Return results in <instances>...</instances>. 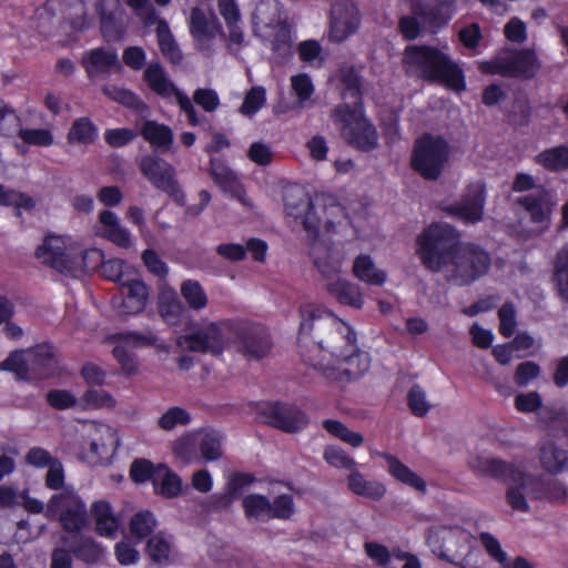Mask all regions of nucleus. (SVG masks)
<instances>
[{"mask_svg":"<svg viewBox=\"0 0 568 568\" xmlns=\"http://www.w3.org/2000/svg\"><path fill=\"white\" fill-rule=\"evenodd\" d=\"M298 346L304 362L331 382L347 383L371 366L367 353L357 347L353 328L320 306L301 310Z\"/></svg>","mask_w":568,"mask_h":568,"instance_id":"1","label":"nucleus"},{"mask_svg":"<svg viewBox=\"0 0 568 568\" xmlns=\"http://www.w3.org/2000/svg\"><path fill=\"white\" fill-rule=\"evenodd\" d=\"M285 213L300 221L308 237L313 241L311 255L315 266L325 277L326 290L341 304L359 308L363 294L358 285L339 276L342 257L325 240L322 231H329L344 217V209L336 199L328 194H315L310 197L303 190L294 189L285 193Z\"/></svg>","mask_w":568,"mask_h":568,"instance_id":"2","label":"nucleus"},{"mask_svg":"<svg viewBox=\"0 0 568 568\" xmlns=\"http://www.w3.org/2000/svg\"><path fill=\"white\" fill-rule=\"evenodd\" d=\"M422 263L433 272H445L446 278L458 285L469 284L483 276L489 267L488 254L477 245L464 244L449 224L429 225L416 242Z\"/></svg>","mask_w":568,"mask_h":568,"instance_id":"3","label":"nucleus"},{"mask_svg":"<svg viewBox=\"0 0 568 568\" xmlns=\"http://www.w3.org/2000/svg\"><path fill=\"white\" fill-rule=\"evenodd\" d=\"M337 88L344 100L333 112V121L339 126L342 135L362 150L377 145L378 135L363 112L359 79L353 68H342L335 77Z\"/></svg>","mask_w":568,"mask_h":568,"instance_id":"4","label":"nucleus"},{"mask_svg":"<svg viewBox=\"0 0 568 568\" xmlns=\"http://www.w3.org/2000/svg\"><path fill=\"white\" fill-rule=\"evenodd\" d=\"M404 63L409 73L439 82L455 91L465 90L462 69L447 53L432 47H408Z\"/></svg>","mask_w":568,"mask_h":568,"instance_id":"5","label":"nucleus"},{"mask_svg":"<svg viewBox=\"0 0 568 568\" xmlns=\"http://www.w3.org/2000/svg\"><path fill=\"white\" fill-rule=\"evenodd\" d=\"M234 334L235 326L230 321L203 320L191 333L179 336L176 344L183 351L220 355L230 347Z\"/></svg>","mask_w":568,"mask_h":568,"instance_id":"6","label":"nucleus"},{"mask_svg":"<svg viewBox=\"0 0 568 568\" xmlns=\"http://www.w3.org/2000/svg\"><path fill=\"white\" fill-rule=\"evenodd\" d=\"M450 155L448 142L436 135L426 134L413 148L410 165L426 180H437L444 172Z\"/></svg>","mask_w":568,"mask_h":568,"instance_id":"7","label":"nucleus"},{"mask_svg":"<svg viewBox=\"0 0 568 568\" xmlns=\"http://www.w3.org/2000/svg\"><path fill=\"white\" fill-rule=\"evenodd\" d=\"M120 446L118 430L101 422H88L82 428L81 458L91 465L109 460Z\"/></svg>","mask_w":568,"mask_h":568,"instance_id":"8","label":"nucleus"},{"mask_svg":"<svg viewBox=\"0 0 568 568\" xmlns=\"http://www.w3.org/2000/svg\"><path fill=\"white\" fill-rule=\"evenodd\" d=\"M254 32L268 41L274 50L288 48L290 32L282 19V4L277 0H261L252 14Z\"/></svg>","mask_w":568,"mask_h":568,"instance_id":"9","label":"nucleus"},{"mask_svg":"<svg viewBox=\"0 0 568 568\" xmlns=\"http://www.w3.org/2000/svg\"><path fill=\"white\" fill-rule=\"evenodd\" d=\"M45 517L58 520L67 532H80L89 523L85 501L73 490L54 494L47 504Z\"/></svg>","mask_w":568,"mask_h":568,"instance_id":"10","label":"nucleus"},{"mask_svg":"<svg viewBox=\"0 0 568 568\" xmlns=\"http://www.w3.org/2000/svg\"><path fill=\"white\" fill-rule=\"evenodd\" d=\"M80 241L68 234H47L36 248V258L61 273H72Z\"/></svg>","mask_w":568,"mask_h":568,"instance_id":"11","label":"nucleus"},{"mask_svg":"<svg viewBox=\"0 0 568 568\" xmlns=\"http://www.w3.org/2000/svg\"><path fill=\"white\" fill-rule=\"evenodd\" d=\"M143 78L155 94L166 100L174 99L191 125L195 126L201 123L190 98L174 84L160 63H150L143 72Z\"/></svg>","mask_w":568,"mask_h":568,"instance_id":"12","label":"nucleus"},{"mask_svg":"<svg viewBox=\"0 0 568 568\" xmlns=\"http://www.w3.org/2000/svg\"><path fill=\"white\" fill-rule=\"evenodd\" d=\"M515 192L532 191V193L518 197L517 203L524 207L536 223H547L555 203L549 202V193L542 186H536L534 176L518 173L513 183Z\"/></svg>","mask_w":568,"mask_h":568,"instance_id":"13","label":"nucleus"},{"mask_svg":"<svg viewBox=\"0 0 568 568\" xmlns=\"http://www.w3.org/2000/svg\"><path fill=\"white\" fill-rule=\"evenodd\" d=\"M540 477L520 469L508 480L505 499L515 513L530 511V501H540Z\"/></svg>","mask_w":568,"mask_h":568,"instance_id":"14","label":"nucleus"},{"mask_svg":"<svg viewBox=\"0 0 568 568\" xmlns=\"http://www.w3.org/2000/svg\"><path fill=\"white\" fill-rule=\"evenodd\" d=\"M140 170L154 187L170 194L181 205L185 203V195L180 190L175 179V170L169 162L146 155L140 161Z\"/></svg>","mask_w":568,"mask_h":568,"instance_id":"15","label":"nucleus"},{"mask_svg":"<svg viewBox=\"0 0 568 568\" xmlns=\"http://www.w3.org/2000/svg\"><path fill=\"white\" fill-rule=\"evenodd\" d=\"M536 68V57L529 50L505 51L494 60L480 64L483 72L504 75H530Z\"/></svg>","mask_w":568,"mask_h":568,"instance_id":"16","label":"nucleus"},{"mask_svg":"<svg viewBox=\"0 0 568 568\" xmlns=\"http://www.w3.org/2000/svg\"><path fill=\"white\" fill-rule=\"evenodd\" d=\"M467 539L468 534L459 526L436 525L426 535V542L432 551L449 561L454 560Z\"/></svg>","mask_w":568,"mask_h":568,"instance_id":"17","label":"nucleus"},{"mask_svg":"<svg viewBox=\"0 0 568 568\" xmlns=\"http://www.w3.org/2000/svg\"><path fill=\"white\" fill-rule=\"evenodd\" d=\"M256 407L263 422L286 433L298 432L307 425L306 416L294 406L264 402Z\"/></svg>","mask_w":568,"mask_h":568,"instance_id":"18","label":"nucleus"},{"mask_svg":"<svg viewBox=\"0 0 568 568\" xmlns=\"http://www.w3.org/2000/svg\"><path fill=\"white\" fill-rule=\"evenodd\" d=\"M106 342L114 344L113 355L121 365L122 372L130 376L138 372L133 349L138 346L150 345L155 343L153 335H141L132 332L111 335Z\"/></svg>","mask_w":568,"mask_h":568,"instance_id":"19","label":"nucleus"},{"mask_svg":"<svg viewBox=\"0 0 568 568\" xmlns=\"http://www.w3.org/2000/svg\"><path fill=\"white\" fill-rule=\"evenodd\" d=\"M361 17L357 6L351 0L335 2L331 10V24L328 38L339 43L356 32Z\"/></svg>","mask_w":568,"mask_h":568,"instance_id":"20","label":"nucleus"},{"mask_svg":"<svg viewBox=\"0 0 568 568\" xmlns=\"http://www.w3.org/2000/svg\"><path fill=\"white\" fill-rule=\"evenodd\" d=\"M120 293L119 297L112 300V304L119 314L135 315L145 308L149 292L146 285L135 274L122 282Z\"/></svg>","mask_w":568,"mask_h":568,"instance_id":"21","label":"nucleus"},{"mask_svg":"<svg viewBox=\"0 0 568 568\" xmlns=\"http://www.w3.org/2000/svg\"><path fill=\"white\" fill-rule=\"evenodd\" d=\"M485 187L480 182L470 184L464 197L446 209L447 213L466 223H477L483 219Z\"/></svg>","mask_w":568,"mask_h":568,"instance_id":"22","label":"nucleus"},{"mask_svg":"<svg viewBox=\"0 0 568 568\" xmlns=\"http://www.w3.org/2000/svg\"><path fill=\"white\" fill-rule=\"evenodd\" d=\"M100 17L101 32L108 41L120 40L125 31L123 23L124 10L120 0H98L95 4Z\"/></svg>","mask_w":568,"mask_h":568,"instance_id":"23","label":"nucleus"},{"mask_svg":"<svg viewBox=\"0 0 568 568\" xmlns=\"http://www.w3.org/2000/svg\"><path fill=\"white\" fill-rule=\"evenodd\" d=\"M26 351L29 368V381L47 378L54 374L57 368V359L54 357L51 345L40 344Z\"/></svg>","mask_w":568,"mask_h":568,"instance_id":"24","label":"nucleus"},{"mask_svg":"<svg viewBox=\"0 0 568 568\" xmlns=\"http://www.w3.org/2000/svg\"><path fill=\"white\" fill-rule=\"evenodd\" d=\"M94 234L121 247H130L132 244L129 230L121 224L115 213L108 210L100 213Z\"/></svg>","mask_w":568,"mask_h":568,"instance_id":"25","label":"nucleus"},{"mask_svg":"<svg viewBox=\"0 0 568 568\" xmlns=\"http://www.w3.org/2000/svg\"><path fill=\"white\" fill-rule=\"evenodd\" d=\"M468 466L481 476L496 479L508 478V480L519 470V468L511 463L484 455L471 456L468 460Z\"/></svg>","mask_w":568,"mask_h":568,"instance_id":"26","label":"nucleus"},{"mask_svg":"<svg viewBox=\"0 0 568 568\" xmlns=\"http://www.w3.org/2000/svg\"><path fill=\"white\" fill-rule=\"evenodd\" d=\"M90 516L95 531L106 538H114L120 527V519L106 500H97L90 507Z\"/></svg>","mask_w":568,"mask_h":568,"instance_id":"27","label":"nucleus"},{"mask_svg":"<svg viewBox=\"0 0 568 568\" xmlns=\"http://www.w3.org/2000/svg\"><path fill=\"white\" fill-rule=\"evenodd\" d=\"M189 29L193 38L199 42L211 40L221 32V26L215 14L197 7L191 11Z\"/></svg>","mask_w":568,"mask_h":568,"instance_id":"28","label":"nucleus"},{"mask_svg":"<svg viewBox=\"0 0 568 568\" xmlns=\"http://www.w3.org/2000/svg\"><path fill=\"white\" fill-rule=\"evenodd\" d=\"M346 484L354 495L375 501L383 499L387 491L385 484L377 479H368L357 467L349 471Z\"/></svg>","mask_w":568,"mask_h":568,"instance_id":"29","label":"nucleus"},{"mask_svg":"<svg viewBox=\"0 0 568 568\" xmlns=\"http://www.w3.org/2000/svg\"><path fill=\"white\" fill-rule=\"evenodd\" d=\"M376 454L385 459L387 464V470L394 479L417 491H426V481L407 465L402 463L396 456L388 453Z\"/></svg>","mask_w":568,"mask_h":568,"instance_id":"30","label":"nucleus"},{"mask_svg":"<svg viewBox=\"0 0 568 568\" xmlns=\"http://www.w3.org/2000/svg\"><path fill=\"white\" fill-rule=\"evenodd\" d=\"M353 274L371 286H383L388 278L387 272L375 263L368 254H359L353 262Z\"/></svg>","mask_w":568,"mask_h":568,"instance_id":"31","label":"nucleus"},{"mask_svg":"<svg viewBox=\"0 0 568 568\" xmlns=\"http://www.w3.org/2000/svg\"><path fill=\"white\" fill-rule=\"evenodd\" d=\"M82 63L89 78H94L100 73H106L111 68L119 64L116 52L103 48L88 51L83 55Z\"/></svg>","mask_w":568,"mask_h":568,"instance_id":"32","label":"nucleus"},{"mask_svg":"<svg viewBox=\"0 0 568 568\" xmlns=\"http://www.w3.org/2000/svg\"><path fill=\"white\" fill-rule=\"evenodd\" d=\"M140 134L155 151L162 153L170 151L174 141L173 132L168 125L152 120L142 124Z\"/></svg>","mask_w":568,"mask_h":568,"instance_id":"33","label":"nucleus"},{"mask_svg":"<svg viewBox=\"0 0 568 568\" xmlns=\"http://www.w3.org/2000/svg\"><path fill=\"white\" fill-rule=\"evenodd\" d=\"M539 460L542 468L549 474L568 470V452L552 440H547L541 445Z\"/></svg>","mask_w":568,"mask_h":568,"instance_id":"34","label":"nucleus"},{"mask_svg":"<svg viewBox=\"0 0 568 568\" xmlns=\"http://www.w3.org/2000/svg\"><path fill=\"white\" fill-rule=\"evenodd\" d=\"M200 460L206 463L219 460L223 456V436L214 429H197Z\"/></svg>","mask_w":568,"mask_h":568,"instance_id":"35","label":"nucleus"},{"mask_svg":"<svg viewBox=\"0 0 568 568\" xmlns=\"http://www.w3.org/2000/svg\"><path fill=\"white\" fill-rule=\"evenodd\" d=\"M172 450L175 458L185 465L200 462L196 430L186 433L174 440Z\"/></svg>","mask_w":568,"mask_h":568,"instance_id":"36","label":"nucleus"},{"mask_svg":"<svg viewBox=\"0 0 568 568\" xmlns=\"http://www.w3.org/2000/svg\"><path fill=\"white\" fill-rule=\"evenodd\" d=\"M156 37L163 55L174 64L180 63L182 60V53L165 20L159 21L156 27Z\"/></svg>","mask_w":568,"mask_h":568,"instance_id":"37","label":"nucleus"},{"mask_svg":"<svg viewBox=\"0 0 568 568\" xmlns=\"http://www.w3.org/2000/svg\"><path fill=\"white\" fill-rule=\"evenodd\" d=\"M74 265L72 266L71 275L79 273L95 271L102 266L104 254L99 248H83L80 243V248L77 251Z\"/></svg>","mask_w":568,"mask_h":568,"instance_id":"38","label":"nucleus"},{"mask_svg":"<svg viewBox=\"0 0 568 568\" xmlns=\"http://www.w3.org/2000/svg\"><path fill=\"white\" fill-rule=\"evenodd\" d=\"M535 162L548 171H562L568 169V146L560 145L538 153Z\"/></svg>","mask_w":568,"mask_h":568,"instance_id":"39","label":"nucleus"},{"mask_svg":"<svg viewBox=\"0 0 568 568\" xmlns=\"http://www.w3.org/2000/svg\"><path fill=\"white\" fill-rule=\"evenodd\" d=\"M244 514L248 519L268 520L271 518V501L260 494H250L242 501Z\"/></svg>","mask_w":568,"mask_h":568,"instance_id":"40","label":"nucleus"},{"mask_svg":"<svg viewBox=\"0 0 568 568\" xmlns=\"http://www.w3.org/2000/svg\"><path fill=\"white\" fill-rule=\"evenodd\" d=\"M155 490L165 497H175L180 494L182 483L180 477L163 465H158V475L154 479Z\"/></svg>","mask_w":568,"mask_h":568,"instance_id":"41","label":"nucleus"},{"mask_svg":"<svg viewBox=\"0 0 568 568\" xmlns=\"http://www.w3.org/2000/svg\"><path fill=\"white\" fill-rule=\"evenodd\" d=\"M181 296L193 311H202L207 306L209 298L202 285L194 280H186L180 287Z\"/></svg>","mask_w":568,"mask_h":568,"instance_id":"42","label":"nucleus"},{"mask_svg":"<svg viewBox=\"0 0 568 568\" xmlns=\"http://www.w3.org/2000/svg\"><path fill=\"white\" fill-rule=\"evenodd\" d=\"M97 138V128L88 118L77 119L68 133V141L72 144H90Z\"/></svg>","mask_w":568,"mask_h":568,"instance_id":"43","label":"nucleus"},{"mask_svg":"<svg viewBox=\"0 0 568 568\" xmlns=\"http://www.w3.org/2000/svg\"><path fill=\"white\" fill-rule=\"evenodd\" d=\"M0 371L14 374L16 378L19 381H29L27 351L18 349L11 352L8 357L0 363Z\"/></svg>","mask_w":568,"mask_h":568,"instance_id":"44","label":"nucleus"},{"mask_svg":"<svg viewBox=\"0 0 568 568\" xmlns=\"http://www.w3.org/2000/svg\"><path fill=\"white\" fill-rule=\"evenodd\" d=\"M323 427L333 436L337 437L345 444L357 448L363 445L364 436L361 433L347 428L343 423L335 419H326Z\"/></svg>","mask_w":568,"mask_h":568,"instance_id":"45","label":"nucleus"},{"mask_svg":"<svg viewBox=\"0 0 568 568\" xmlns=\"http://www.w3.org/2000/svg\"><path fill=\"white\" fill-rule=\"evenodd\" d=\"M16 135L27 145L49 148L54 143V135L49 129H23L20 119Z\"/></svg>","mask_w":568,"mask_h":568,"instance_id":"46","label":"nucleus"},{"mask_svg":"<svg viewBox=\"0 0 568 568\" xmlns=\"http://www.w3.org/2000/svg\"><path fill=\"white\" fill-rule=\"evenodd\" d=\"M158 521L151 511H140L130 520V531L132 536L142 540L150 536L156 528Z\"/></svg>","mask_w":568,"mask_h":568,"instance_id":"47","label":"nucleus"},{"mask_svg":"<svg viewBox=\"0 0 568 568\" xmlns=\"http://www.w3.org/2000/svg\"><path fill=\"white\" fill-rule=\"evenodd\" d=\"M191 422L189 412L182 407L173 406L166 409L156 420L159 428L171 432L178 426H186Z\"/></svg>","mask_w":568,"mask_h":568,"instance_id":"48","label":"nucleus"},{"mask_svg":"<svg viewBox=\"0 0 568 568\" xmlns=\"http://www.w3.org/2000/svg\"><path fill=\"white\" fill-rule=\"evenodd\" d=\"M0 205L14 206L19 212H30L36 206V200L27 194L0 185Z\"/></svg>","mask_w":568,"mask_h":568,"instance_id":"49","label":"nucleus"},{"mask_svg":"<svg viewBox=\"0 0 568 568\" xmlns=\"http://www.w3.org/2000/svg\"><path fill=\"white\" fill-rule=\"evenodd\" d=\"M73 552L78 559L87 564H95L102 558L104 548L94 539L82 537L73 548Z\"/></svg>","mask_w":568,"mask_h":568,"instance_id":"50","label":"nucleus"},{"mask_svg":"<svg viewBox=\"0 0 568 568\" xmlns=\"http://www.w3.org/2000/svg\"><path fill=\"white\" fill-rule=\"evenodd\" d=\"M455 13L454 0H436L425 10V16L435 26L446 24Z\"/></svg>","mask_w":568,"mask_h":568,"instance_id":"51","label":"nucleus"},{"mask_svg":"<svg viewBox=\"0 0 568 568\" xmlns=\"http://www.w3.org/2000/svg\"><path fill=\"white\" fill-rule=\"evenodd\" d=\"M101 272L106 280L116 282L120 285L126 278H131L134 275L133 267L118 258L103 261Z\"/></svg>","mask_w":568,"mask_h":568,"instance_id":"52","label":"nucleus"},{"mask_svg":"<svg viewBox=\"0 0 568 568\" xmlns=\"http://www.w3.org/2000/svg\"><path fill=\"white\" fill-rule=\"evenodd\" d=\"M82 408H114L116 399L113 395L103 389L88 390L79 400Z\"/></svg>","mask_w":568,"mask_h":568,"instance_id":"53","label":"nucleus"},{"mask_svg":"<svg viewBox=\"0 0 568 568\" xmlns=\"http://www.w3.org/2000/svg\"><path fill=\"white\" fill-rule=\"evenodd\" d=\"M554 281L558 294L568 302V244L558 254Z\"/></svg>","mask_w":568,"mask_h":568,"instance_id":"54","label":"nucleus"},{"mask_svg":"<svg viewBox=\"0 0 568 568\" xmlns=\"http://www.w3.org/2000/svg\"><path fill=\"white\" fill-rule=\"evenodd\" d=\"M266 102V91L263 87H253L245 95L240 108L243 115L252 116L256 114Z\"/></svg>","mask_w":568,"mask_h":568,"instance_id":"55","label":"nucleus"},{"mask_svg":"<svg viewBox=\"0 0 568 568\" xmlns=\"http://www.w3.org/2000/svg\"><path fill=\"white\" fill-rule=\"evenodd\" d=\"M19 116L17 112L0 100V135L11 138L16 136L19 130Z\"/></svg>","mask_w":568,"mask_h":568,"instance_id":"56","label":"nucleus"},{"mask_svg":"<svg viewBox=\"0 0 568 568\" xmlns=\"http://www.w3.org/2000/svg\"><path fill=\"white\" fill-rule=\"evenodd\" d=\"M146 551L153 561L165 562L170 558V540L165 538L162 534L154 535L148 541Z\"/></svg>","mask_w":568,"mask_h":568,"instance_id":"57","label":"nucleus"},{"mask_svg":"<svg viewBox=\"0 0 568 568\" xmlns=\"http://www.w3.org/2000/svg\"><path fill=\"white\" fill-rule=\"evenodd\" d=\"M365 550L367 556L379 566L385 568H397V566L394 565V561L399 558L400 552L390 554L386 547L376 542H366Z\"/></svg>","mask_w":568,"mask_h":568,"instance_id":"58","label":"nucleus"},{"mask_svg":"<svg viewBox=\"0 0 568 568\" xmlns=\"http://www.w3.org/2000/svg\"><path fill=\"white\" fill-rule=\"evenodd\" d=\"M323 458L335 468L349 469L351 471L356 468V462L343 448L337 446H327Z\"/></svg>","mask_w":568,"mask_h":568,"instance_id":"59","label":"nucleus"},{"mask_svg":"<svg viewBox=\"0 0 568 568\" xmlns=\"http://www.w3.org/2000/svg\"><path fill=\"white\" fill-rule=\"evenodd\" d=\"M156 475L158 465H153L148 459H136L132 463L130 468V476L135 483H144L149 479L154 483Z\"/></svg>","mask_w":568,"mask_h":568,"instance_id":"60","label":"nucleus"},{"mask_svg":"<svg viewBox=\"0 0 568 568\" xmlns=\"http://www.w3.org/2000/svg\"><path fill=\"white\" fill-rule=\"evenodd\" d=\"M166 296L162 295L161 302H160V312L162 317L170 324H173L178 322L180 318L183 306L181 302L178 300L176 294L174 291L170 292V296L168 297V301L165 302Z\"/></svg>","mask_w":568,"mask_h":568,"instance_id":"61","label":"nucleus"},{"mask_svg":"<svg viewBox=\"0 0 568 568\" xmlns=\"http://www.w3.org/2000/svg\"><path fill=\"white\" fill-rule=\"evenodd\" d=\"M70 4L69 19L72 28L82 31L89 28L87 7L83 0H68Z\"/></svg>","mask_w":568,"mask_h":568,"instance_id":"62","label":"nucleus"},{"mask_svg":"<svg viewBox=\"0 0 568 568\" xmlns=\"http://www.w3.org/2000/svg\"><path fill=\"white\" fill-rule=\"evenodd\" d=\"M408 406L416 416H425L430 409L426 393L420 386H414L408 393Z\"/></svg>","mask_w":568,"mask_h":568,"instance_id":"63","label":"nucleus"},{"mask_svg":"<svg viewBox=\"0 0 568 568\" xmlns=\"http://www.w3.org/2000/svg\"><path fill=\"white\" fill-rule=\"evenodd\" d=\"M294 514L293 497L283 494L271 501V518L288 519Z\"/></svg>","mask_w":568,"mask_h":568,"instance_id":"64","label":"nucleus"}]
</instances>
